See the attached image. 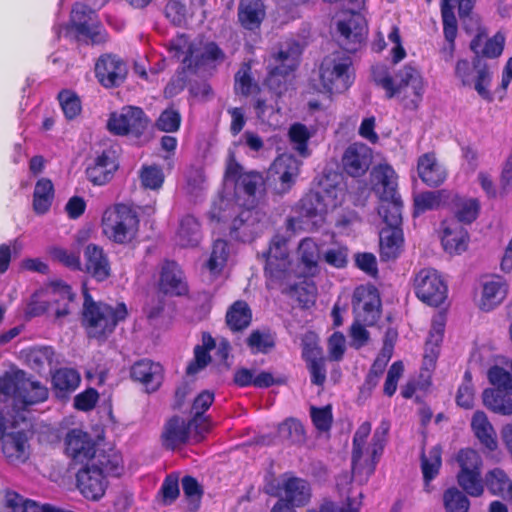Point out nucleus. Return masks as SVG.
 Here are the masks:
<instances>
[{"label":"nucleus","instance_id":"nucleus-6","mask_svg":"<svg viewBox=\"0 0 512 512\" xmlns=\"http://www.w3.org/2000/svg\"><path fill=\"white\" fill-rule=\"evenodd\" d=\"M320 80L330 94L347 91L355 80L351 56L334 52L325 57L320 65Z\"/></svg>","mask_w":512,"mask_h":512},{"label":"nucleus","instance_id":"nucleus-13","mask_svg":"<svg viewBox=\"0 0 512 512\" xmlns=\"http://www.w3.org/2000/svg\"><path fill=\"white\" fill-rule=\"evenodd\" d=\"M356 319L367 326L375 325L381 317V298L373 285L356 287L352 299Z\"/></svg>","mask_w":512,"mask_h":512},{"label":"nucleus","instance_id":"nucleus-10","mask_svg":"<svg viewBox=\"0 0 512 512\" xmlns=\"http://www.w3.org/2000/svg\"><path fill=\"white\" fill-rule=\"evenodd\" d=\"M412 285L416 297L429 306L439 307L447 299V285L433 268H422L416 272Z\"/></svg>","mask_w":512,"mask_h":512},{"label":"nucleus","instance_id":"nucleus-14","mask_svg":"<svg viewBox=\"0 0 512 512\" xmlns=\"http://www.w3.org/2000/svg\"><path fill=\"white\" fill-rule=\"evenodd\" d=\"M94 73L99 84L106 88H118L128 75L127 63L117 54L103 53L95 62Z\"/></svg>","mask_w":512,"mask_h":512},{"label":"nucleus","instance_id":"nucleus-25","mask_svg":"<svg viewBox=\"0 0 512 512\" xmlns=\"http://www.w3.org/2000/svg\"><path fill=\"white\" fill-rule=\"evenodd\" d=\"M266 17L263 0H240L237 9L239 25L248 31L259 30Z\"/></svg>","mask_w":512,"mask_h":512},{"label":"nucleus","instance_id":"nucleus-20","mask_svg":"<svg viewBox=\"0 0 512 512\" xmlns=\"http://www.w3.org/2000/svg\"><path fill=\"white\" fill-rule=\"evenodd\" d=\"M76 485L86 499L97 501L104 496L108 481L101 469L85 465L76 474Z\"/></svg>","mask_w":512,"mask_h":512},{"label":"nucleus","instance_id":"nucleus-37","mask_svg":"<svg viewBox=\"0 0 512 512\" xmlns=\"http://www.w3.org/2000/svg\"><path fill=\"white\" fill-rule=\"evenodd\" d=\"M448 208L454 211L457 222L470 224L476 220L480 211L477 199H465L457 193L451 192Z\"/></svg>","mask_w":512,"mask_h":512},{"label":"nucleus","instance_id":"nucleus-5","mask_svg":"<svg viewBox=\"0 0 512 512\" xmlns=\"http://www.w3.org/2000/svg\"><path fill=\"white\" fill-rule=\"evenodd\" d=\"M103 233L117 244L130 243L139 230V218L126 204L118 203L108 207L101 220Z\"/></svg>","mask_w":512,"mask_h":512},{"label":"nucleus","instance_id":"nucleus-39","mask_svg":"<svg viewBox=\"0 0 512 512\" xmlns=\"http://www.w3.org/2000/svg\"><path fill=\"white\" fill-rule=\"evenodd\" d=\"M471 428L481 445L488 451L497 449L496 433L483 411H476L471 420Z\"/></svg>","mask_w":512,"mask_h":512},{"label":"nucleus","instance_id":"nucleus-30","mask_svg":"<svg viewBox=\"0 0 512 512\" xmlns=\"http://www.w3.org/2000/svg\"><path fill=\"white\" fill-rule=\"evenodd\" d=\"M81 382L79 372L73 368H59L52 374V388L56 398L67 400Z\"/></svg>","mask_w":512,"mask_h":512},{"label":"nucleus","instance_id":"nucleus-34","mask_svg":"<svg viewBox=\"0 0 512 512\" xmlns=\"http://www.w3.org/2000/svg\"><path fill=\"white\" fill-rule=\"evenodd\" d=\"M300 264L303 266L302 276L314 277L319 272V246L312 238H304L298 246Z\"/></svg>","mask_w":512,"mask_h":512},{"label":"nucleus","instance_id":"nucleus-60","mask_svg":"<svg viewBox=\"0 0 512 512\" xmlns=\"http://www.w3.org/2000/svg\"><path fill=\"white\" fill-rule=\"evenodd\" d=\"M96 464H93L96 469H101L102 475H120L122 470V459L121 456L114 451L110 453L101 452L96 454Z\"/></svg>","mask_w":512,"mask_h":512},{"label":"nucleus","instance_id":"nucleus-50","mask_svg":"<svg viewBox=\"0 0 512 512\" xmlns=\"http://www.w3.org/2000/svg\"><path fill=\"white\" fill-rule=\"evenodd\" d=\"M442 501L446 512H468L470 508L467 494L455 486L449 487L443 492Z\"/></svg>","mask_w":512,"mask_h":512},{"label":"nucleus","instance_id":"nucleus-3","mask_svg":"<svg viewBox=\"0 0 512 512\" xmlns=\"http://www.w3.org/2000/svg\"><path fill=\"white\" fill-rule=\"evenodd\" d=\"M127 316L128 309L125 303L120 302L113 307L106 303L95 302L89 294L85 295L82 325L89 338L106 339Z\"/></svg>","mask_w":512,"mask_h":512},{"label":"nucleus","instance_id":"nucleus-62","mask_svg":"<svg viewBox=\"0 0 512 512\" xmlns=\"http://www.w3.org/2000/svg\"><path fill=\"white\" fill-rule=\"evenodd\" d=\"M234 89L236 93L248 96L252 93L254 88H257L253 77L251 76V65L243 63L240 69L235 74Z\"/></svg>","mask_w":512,"mask_h":512},{"label":"nucleus","instance_id":"nucleus-52","mask_svg":"<svg viewBox=\"0 0 512 512\" xmlns=\"http://www.w3.org/2000/svg\"><path fill=\"white\" fill-rule=\"evenodd\" d=\"M280 437L290 444H303L306 440L305 428L301 421L287 418L278 427Z\"/></svg>","mask_w":512,"mask_h":512},{"label":"nucleus","instance_id":"nucleus-47","mask_svg":"<svg viewBox=\"0 0 512 512\" xmlns=\"http://www.w3.org/2000/svg\"><path fill=\"white\" fill-rule=\"evenodd\" d=\"M403 201L400 198L379 201L378 214L382 217L387 227H401Z\"/></svg>","mask_w":512,"mask_h":512},{"label":"nucleus","instance_id":"nucleus-12","mask_svg":"<svg viewBox=\"0 0 512 512\" xmlns=\"http://www.w3.org/2000/svg\"><path fill=\"white\" fill-rule=\"evenodd\" d=\"M371 423L363 422L356 430L352 440L351 472L352 478L360 484L366 483L375 472V461L371 453L364 457V448L371 433Z\"/></svg>","mask_w":512,"mask_h":512},{"label":"nucleus","instance_id":"nucleus-24","mask_svg":"<svg viewBox=\"0 0 512 512\" xmlns=\"http://www.w3.org/2000/svg\"><path fill=\"white\" fill-rule=\"evenodd\" d=\"M417 173L421 181L429 187H439L447 178L446 168L438 161L434 152H427L417 160Z\"/></svg>","mask_w":512,"mask_h":512},{"label":"nucleus","instance_id":"nucleus-42","mask_svg":"<svg viewBox=\"0 0 512 512\" xmlns=\"http://www.w3.org/2000/svg\"><path fill=\"white\" fill-rule=\"evenodd\" d=\"M484 483L491 495L512 500V480L503 469L497 467L489 470L485 474Z\"/></svg>","mask_w":512,"mask_h":512},{"label":"nucleus","instance_id":"nucleus-55","mask_svg":"<svg viewBox=\"0 0 512 512\" xmlns=\"http://www.w3.org/2000/svg\"><path fill=\"white\" fill-rule=\"evenodd\" d=\"M229 256V244L224 239H217L213 242L210 257L206 267L211 273H220Z\"/></svg>","mask_w":512,"mask_h":512},{"label":"nucleus","instance_id":"nucleus-48","mask_svg":"<svg viewBox=\"0 0 512 512\" xmlns=\"http://www.w3.org/2000/svg\"><path fill=\"white\" fill-rule=\"evenodd\" d=\"M457 483L463 492L471 497H480L484 493V479L481 477V470L458 472Z\"/></svg>","mask_w":512,"mask_h":512},{"label":"nucleus","instance_id":"nucleus-9","mask_svg":"<svg viewBox=\"0 0 512 512\" xmlns=\"http://www.w3.org/2000/svg\"><path fill=\"white\" fill-rule=\"evenodd\" d=\"M455 75L460 79L463 86L473 84L482 99L488 102L493 100L492 93L489 90L492 80L491 73L487 63L479 56H474L472 62L459 59L455 66Z\"/></svg>","mask_w":512,"mask_h":512},{"label":"nucleus","instance_id":"nucleus-31","mask_svg":"<svg viewBox=\"0 0 512 512\" xmlns=\"http://www.w3.org/2000/svg\"><path fill=\"white\" fill-rule=\"evenodd\" d=\"M282 489L286 503L294 507H303L310 501L311 487L307 480L290 476L283 481Z\"/></svg>","mask_w":512,"mask_h":512},{"label":"nucleus","instance_id":"nucleus-21","mask_svg":"<svg viewBox=\"0 0 512 512\" xmlns=\"http://www.w3.org/2000/svg\"><path fill=\"white\" fill-rule=\"evenodd\" d=\"M192 428H194L192 419L185 420L178 415L170 417L164 424L161 433L162 446L167 450L174 451L185 445L189 441Z\"/></svg>","mask_w":512,"mask_h":512},{"label":"nucleus","instance_id":"nucleus-11","mask_svg":"<svg viewBox=\"0 0 512 512\" xmlns=\"http://www.w3.org/2000/svg\"><path fill=\"white\" fill-rule=\"evenodd\" d=\"M475 1L476 0H442L441 2L443 33L447 44L441 49L440 53L443 60L446 62H450L453 59L455 40L458 32L453 3H457L459 16L463 18L470 15Z\"/></svg>","mask_w":512,"mask_h":512},{"label":"nucleus","instance_id":"nucleus-56","mask_svg":"<svg viewBox=\"0 0 512 512\" xmlns=\"http://www.w3.org/2000/svg\"><path fill=\"white\" fill-rule=\"evenodd\" d=\"M390 430V422L383 419L379 426L375 429L370 446L367 448V452L371 453L373 461H375V467L377 466L380 458L384 452V448L387 442V435Z\"/></svg>","mask_w":512,"mask_h":512},{"label":"nucleus","instance_id":"nucleus-4","mask_svg":"<svg viewBox=\"0 0 512 512\" xmlns=\"http://www.w3.org/2000/svg\"><path fill=\"white\" fill-rule=\"evenodd\" d=\"M65 33L68 38L90 45H102L108 41V33L97 19L95 10L81 2L73 5Z\"/></svg>","mask_w":512,"mask_h":512},{"label":"nucleus","instance_id":"nucleus-41","mask_svg":"<svg viewBox=\"0 0 512 512\" xmlns=\"http://www.w3.org/2000/svg\"><path fill=\"white\" fill-rule=\"evenodd\" d=\"M507 294V285L499 276L486 281L483 284V291L480 300V309L490 311L499 305Z\"/></svg>","mask_w":512,"mask_h":512},{"label":"nucleus","instance_id":"nucleus-40","mask_svg":"<svg viewBox=\"0 0 512 512\" xmlns=\"http://www.w3.org/2000/svg\"><path fill=\"white\" fill-rule=\"evenodd\" d=\"M216 347V341L209 332L202 333V345L194 347V357L186 367V374L196 375L212 360L210 351Z\"/></svg>","mask_w":512,"mask_h":512},{"label":"nucleus","instance_id":"nucleus-22","mask_svg":"<svg viewBox=\"0 0 512 512\" xmlns=\"http://www.w3.org/2000/svg\"><path fill=\"white\" fill-rule=\"evenodd\" d=\"M84 271L97 282L110 278L112 269L108 255L104 249L89 243L84 249Z\"/></svg>","mask_w":512,"mask_h":512},{"label":"nucleus","instance_id":"nucleus-35","mask_svg":"<svg viewBox=\"0 0 512 512\" xmlns=\"http://www.w3.org/2000/svg\"><path fill=\"white\" fill-rule=\"evenodd\" d=\"M451 191L440 189L436 191H424L414 197V216L429 210H437L448 207Z\"/></svg>","mask_w":512,"mask_h":512},{"label":"nucleus","instance_id":"nucleus-45","mask_svg":"<svg viewBox=\"0 0 512 512\" xmlns=\"http://www.w3.org/2000/svg\"><path fill=\"white\" fill-rule=\"evenodd\" d=\"M54 185L49 178H40L33 192V210L38 215L46 214L54 199Z\"/></svg>","mask_w":512,"mask_h":512},{"label":"nucleus","instance_id":"nucleus-28","mask_svg":"<svg viewBox=\"0 0 512 512\" xmlns=\"http://www.w3.org/2000/svg\"><path fill=\"white\" fill-rule=\"evenodd\" d=\"M373 176L376 180L374 190L378 194L379 201L392 200L401 197L398 192V176L390 165H377L374 168Z\"/></svg>","mask_w":512,"mask_h":512},{"label":"nucleus","instance_id":"nucleus-19","mask_svg":"<svg viewBox=\"0 0 512 512\" xmlns=\"http://www.w3.org/2000/svg\"><path fill=\"white\" fill-rule=\"evenodd\" d=\"M159 289L163 294L169 296L188 295L189 286L184 271L176 261L164 260L160 271Z\"/></svg>","mask_w":512,"mask_h":512},{"label":"nucleus","instance_id":"nucleus-59","mask_svg":"<svg viewBox=\"0 0 512 512\" xmlns=\"http://www.w3.org/2000/svg\"><path fill=\"white\" fill-rule=\"evenodd\" d=\"M247 346L250 348L252 354L268 353L275 347V339L270 332H262L260 330H253L246 339Z\"/></svg>","mask_w":512,"mask_h":512},{"label":"nucleus","instance_id":"nucleus-46","mask_svg":"<svg viewBox=\"0 0 512 512\" xmlns=\"http://www.w3.org/2000/svg\"><path fill=\"white\" fill-rule=\"evenodd\" d=\"M19 403L24 409L31 405L42 403L48 399V389L39 381L32 380L25 376L24 381L20 384Z\"/></svg>","mask_w":512,"mask_h":512},{"label":"nucleus","instance_id":"nucleus-23","mask_svg":"<svg viewBox=\"0 0 512 512\" xmlns=\"http://www.w3.org/2000/svg\"><path fill=\"white\" fill-rule=\"evenodd\" d=\"M194 51V45L191 43L188 44V47L185 51V56L182 60L183 74L186 71L196 73L198 69L206 63H221L226 58L224 51L214 41L207 42L204 46L203 52L200 55H197L195 58L193 57Z\"/></svg>","mask_w":512,"mask_h":512},{"label":"nucleus","instance_id":"nucleus-15","mask_svg":"<svg viewBox=\"0 0 512 512\" xmlns=\"http://www.w3.org/2000/svg\"><path fill=\"white\" fill-rule=\"evenodd\" d=\"M119 169L118 155L112 147L105 148L97 153L85 170L87 179L94 186H103L109 183Z\"/></svg>","mask_w":512,"mask_h":512},{"label":"nucleus","instance_id":"nucleus-16","mask_svg":"<svg viewBox=\"0 0 512 512\" xmlns=\"http://www.w3.org/2000/svg\"><path fill=\"white\" fill-rule=\"evenodd\" d=\"M65 452L74 464L89 465L96 456V442L81 429L70 430L65 438Z\"/></svg>","mask_w":512,"mask_h":512},{"label":"nucleus","instance_id":"nucleus-44","mask_svg":"<svg viewBox=\"0 0 512 512\" xmlns=\"http://www.w3.org/2000/svg\"><path fill=\"white\" fill-rule=\"evenodd\" d=\"M177 241L181 247H196L201 241L200 223L193 215L183 216L177 230Z\"/></svg>","mask_w":512,"mask_h":512},{"label":"nucleus","instance_id":"nucleus-18","mask_svg":"<svg viewBox=\"0 0 512 512\" xmlns=\"http://www.w3.org/2000/svg\"><path fill=\"white\" fill-rule=\"evenodd\" d=\"M372 163V150L363 143H352L341 157V166L345 174L353 178L364 176Z\"/></svg>","mask_w":512,"mask_h":512},{"label":"nucleus","instance_id":"nucleus-49","mask_svg":"<svg viewBox=\"0 0 512 512\" xmlns=\"http://www.w3.org/2000/svg\"><path fill=\"white\" fill-rule=\"evenodd\" d=\"M287 280H289V278ZM287 284L288 281H286V283L283 284L286 285V287L282 290V292L292 297H296V300L301 306V308L309 309L315 305L316 287L313 284H306L305 286L299 284Z\"/></svg>","mask_w":512,"mask_h":512},{"label":"nucleus","instance_id":"nucleus-51","mask_svg":"<svg viewBox=\"0 0 512 512\" xmlns=\"http://www.w3.org/2000/svg\"><path fill=\"white\" fill-rule=\"evenodd\" d=\"M26 438L23 433L17 432L10 434L2 444V451L5 457L11 461H24Z\"/></svg>","mask_w":512,"mask_h":512},{"label":"nucleus","instance_id":"nucleus-17","mask_svg":"<svg viewBox=\"0 0 512 512\" xmlns=\"http://www.w3.org/2000/svg\"><path fill=\"white\" fill-rule=\"evenodd\" d=\"M130 378L141 384L145 392L151 394L159 390L164 380V368L150 359L137 360L130 367Z\"/></svg>","mask_w":512,"mask_h":512},{"label":"nucleus","instance_id":"nucleus-53","mask_svg":"<svg viewBox=\"0 0 512 512\" xmlns=\"http://www.w3.org/2000/svg\"><path fill=\"white\" fill-rule=\"evenodd\" d=\"M57 99L68 121L74 120L81 114L82 102L74 91L63 89L58 93Z\"/></svg>","mask_w":512,"mask_h":512},{"label":"nucleus","instance_id":"nucleus-8","mask_svg":"<svg viewBox=\"0 0 512 512\" xmlns=\"http://www.w3.org/2000/svg\"><path fill=\"white\" fill-rule=\"evenodd\" d=\"M263 257L265 258L266 287L274 289L283 286L290 277L286 239L279 234L274 235L268 249L263 252Z\"/></svg>","mask_w":512,"mask_h":512},{"label":"nucleus","instance_id":"nucleus-38","mask_svg":"<svg viewBox=\"0 0 512 512\" xmlns=\"http://www.w3.org/2000/svg\"><path fill=\"white\" fill-rule=\"evenodd\" d=\"M225 321L228 328L236 333L248 328L252 322V310L244 300L233 302L227 309Z\"/></svg>","mask_w":512,"mask_h":512},{"label":"nucleus","instance_id":"nucleus-32","mask_svg":"<svg viewBox=\"0 0 512 512\" xmlns=\"http://www.w3.org/2000/svg\"><path fill=\"white\" fill-rule=\"evenodd\" d=\"M404 243L401 227H385L380 231V259L395 260L402 252Z\"/></svg>","mask_w":512,"mask_h":512},{"label":"nucleus","instance_id":"nucleus-33","mask_svg":"<svg viewBox=\"0 0 512 512\" xmlns=\"http://www.w3.org/2000/svg\"><path fill=\"white\" fill-rule=\"evenodd\" d=\"M50 293L49 308L54 311L55 318L60 319L69 315L70 305L75 298L71 287L63 281H54L51 283Z\"/></svg>","mask_w":512,"mask_h":512},{"label":"nucleus","instance_id":"nucleus-61","mask_svg":"<svg viewBox=\"0 0 512 512\" xmlns=\"http://www.w3.org/2000/svg\"><path fill=\"white\" fill-rule=\"evenodd\" d=\"M182 489L187 501L191 505L190 510L193 512L198 510L203 496V488L198 480L190 475L184 476L182 478Z\"/></svg>","mask_w":512,"mask_h":512},{"label":"nucleus","instance_id":"nucleus-58","mask_svg":"<svg viewBox=\"0 0 512 512\" xmlns=\"http://www.w3.org/2000/svg\"><path fill=\"white\" fill-rule=\"evenodd\" d=\"M288 135L295 150L302 157H308L310 155L308 142L311 137L308 128L302 123H294L290 126Z\"/></svg>","mask_w":512,"mask_h":512},{"label":"nucleus","instance_id":"nucleus-7","mask_svg":"<svg viewBox=\"0 0 512 512\" xmlns=\"http://www.w3.org/2000/svg\"><path fill=\"white\" fill-rule=\"evenodd\" d=\"M150 124L151 120L142 108L127 105L119 111H113L109 114L107 129L116 136H130L140 139L145 135Z\"/></svg>","mask_w":512,"mask_h":512},{"label":"nucleus","instance_id":"nucleus-43","mask_svg":"<svg viewBox=\"0 0 512 512\" xmlns=\"http://www.w3.org/2000/svg\"><path fill=\"white\" fill-rule=\"evenodd\" d=\"M482 398L484 405L490 411L504 416L512 415V392L501 389H485Z\"/></svg>","mask_w":512,"mask_h":512},{"label":"nucleus","instance_id":"nucleus-1","mask_svg":"<svg viewBox=\"0 0 512 512\" xmlns=\"http://www.w3.org/2000/svg\"><path fill=\"white\" fill-rule=\"evenodd\" d=\"M224 179L233 184L237 198H247L251 205L242 207L220 198L212 205L209 218L218 223L231 220L230 237L242 242L251 241L257 236L261 221V213L255 207V200L257 194L265 190L263 174L258 171L245 172L236 160L235 153L231 151L226 160Z\"/></svg>","mask_w":512,"mask_h":512},{"label":"nucleus","instance_id":"nucleus-64","mask_svg":"<svg viewBox=\"0 0 512 512\" xmlns=\"http://www.w3.org/2000/svg\"><path fill=\"white\" fill-rule=\"evenodd\" d=\"M460 467L459 472L477 471L482 468V458L477 451L471 448H462L456 455Z\"/></svg>","mask_w":512,"mask_h":512},{"label":"nucleus","instance_id":"nucleus-63","mask_svg":"<svg viewBox=\"0 0 512 512\" xmlns=\"http://www.w3.org/2000/svg\"><path fill=\"white\" fill-rule=\"evenodd\" d=\"M181 121L180 112L173 107H169L160 113L155 125L160 131L174 133L180 129Z\"/></svg>","mask_w":512,"mask_h":512},{"label":"nucleus","instance_id":"nucleus-54","mask_svg":"<svg viewBox=\"0 0 512 512\" xmlns=\"http://www.w3.org/2000/svg\"><path fill=\"white\" fill-rule=\"evenodd\" d=\"M214 402V393L208 390L202 391L193 401L192 410L194 411V415L191 418L192 422H194V428L197 433L198 428L201 424H205V429L207 430V418L204 417V413L211 407Z\"/></svg>","mask_w":512,"mask_h":512},{"label":"nucleus","instance_id":"nucleus-36","mask_svg":"<svg viewBox=\"0 0 512 512\" xmlns=\"http://www.w3.org/2000/svg\"><path fill=\"white\" fill-rule=\"evenodd\" d=\"M442 448L439 445L433 446L429 450V454L426 455L423 451L421 453V471L423 474V489L426 493H431L433 490V486L431 485V481L434 480L441 469L442 466Z\"/></svg>","mask_w":512,"mask_h":512},{"label":"nucleus","instance_id":"nucleus-29","mask_svg":"<svg viewBox=\"0 0 512 512\" xmlns=\"http://www.w3.org/2000/svg\"><path fill=\"white\" fill-rule=\"evenodd\" d=\"M441 225L443 228L441 242L444 250L450 254L464 252L469 241L467 230L456 221L444 220Z\"/></svg>","mask_w":512,"mask_h":512},{"label":"nucleus","instance_id":"nucleus-57","mask_svg":"<svg viewBox=\"0 0 512 512\" xmlns=\"http://www.w3.org/2000/svg\"><path fill=\"white\" fill-rule=\"evenodd\" d=\"M139 179L142 187L150 190H159L165 180L163 169L156 165H143L139 171Z\"/></svg>","mask_w":512,"mask_h":512},{"label":"nucleus","instance_id":"nucleus-26","mask_svg":"<svg viewBox=\"0 0 512 512\" xmlns=\"http://www.w3.org/2000/svg\"><path fill=\"white\" fill-rule=\"evenodd\" d=\"M301 164L300 160L290 154H282L275 159L270 172L278 176L280 193H286L291 189L300 172Z\"/></svg>","mask_w":512,"mask_h":512},{"label":"nucleus","instance_id":"nucleus-2","mask_svg":"<svg viewBox=\"0 0 512 512\" xmlns=\"http://www.w3.org/2000/svg\"><path fill=\"white\" fill-rule=\"evenodd\" d=\"M372 78L385 91L387 99L398 98L405 109L419 108L425 87L420 71L413 65H404L395 77L385 66L377 65L372 68Z\"/></svg>","mask_w":512,"mask_h":512},{"label":"nucleus","instance_id":"nucleus-27","mask_svg":"<svg viewBox=\"0 0 512 512\" xmlns=\"http://www.w3.org/2000/svg\"><path fill=\"white\" fill-rule=\"evenodd\" d=\"M299 55V45L296 42L290 44L287 50H279L275 55V62L277 64L269 70L268 82L270 85H273L275 82L280 83V77L285 79L296 69Z\"/></svg>","mask_w":512,"mask_h":512}]
</instances>
